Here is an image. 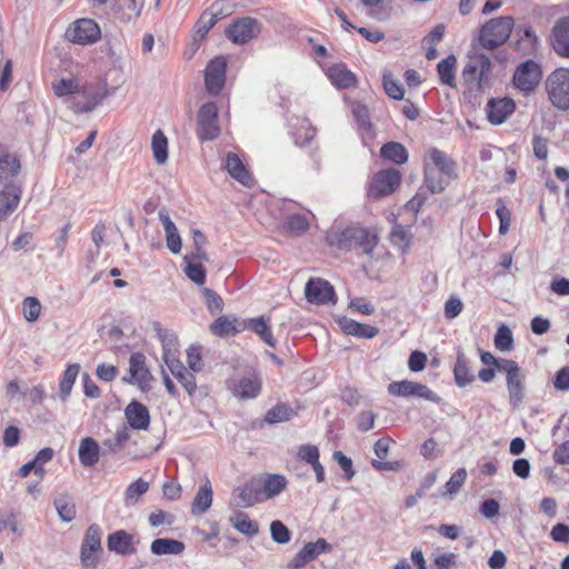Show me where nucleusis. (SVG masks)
Listing matches in <instances>:
<instances>
[{"label":"nucleus","instance_id":"obj_64","mask_svg":"<svg viewBox=\"0 0 569 569\" xmlns=\"http://www.w3.org/2000/svg\"><path fill=\"white\" fill-rule=\"evenodd\" d=\"M553 387L560 391L569 390V366L561 368L557 371L553 378Z\"/></svg>","mask_w":569,"mask_h":569},{"label":"nucleus","instance_id":"obj_15","mask_svg":"<svg viewBox=\"0 0 569 569\" xmlns=\"http://www.w3.org/2000/svg\"><path fill=\"white\" fill-rule=\"evenodd\" d=\"M227 61L223 57L212 59L204 71V81L210 94H218L226 81Z\"/></svg>","mask_w":569,"mask_h":569},{"label":"nucleus","instance_id":"obj_51","mask_svg":"<svg viewBox=\"0 0 569 569\" xmlns=\"http://www.w3.org/2000/svg\"><path fill=\"white\" fill-rule=\"evenodd\" d=\"M495 346L500 351H509L513 346V337L511 330L501 325L495 336Z\"/></svg>","mask_w":569,"mask_h":569},{"label":"nucleus","instance_id":"obj_22","mask_svg":"<svg viewBox=\"0 0 569 569\" xmlns=\"http://www.w3.org/2000/svg\"><path fill=\"white\" fill-rule=\"evenodd\" d=\"M338 325L345 333L359 338L371 339L375 338L379 332L378 328L373 326L360 323L347 317L339 318Z\"/></svg>","mask_w":569,"mask_h":569},{"label":"nucleus","instance_id":"obj_49","mask_svg":"<svg viewBox=\"0 0 569 569\" xmlns=\"http://www.w3.org/2000/svg\"><path fill=\"white\" fill-rule=\"evenodd\" d=\"M316 558L313 546L306 543L301 550H299L295 557L288 562V569H301L307 563Z\"/></svg>","mask_w":569,"mask_h":569},{"label":"nucleus","instance_id":"obj_57","mask_svg":"<svg viewBox=\"0 0 569 569\" xmlns=\"http://www.w3.org/2000/svg\"><path fill=\"white\" fill-rule=\"evenodd\" d=\"M412 385L413 381L402 380V381H393L388 386V392L391 396L397 397H411L412 396Z\"/></svg>","mask_w":569,"mask_h":569},{"label":"nucleus","instance_id":"obj_20","mask_svg":"<svg viewBox=\"0 0 569 569\" xmlns=\"http://www.w3.org/2000/svg\"><path fill=\"white\" fill-rule=\"evenodd\" d=\"M552 47L563 57H569V17L559 20L552 29Z\"/></svg>","mask_w":569,"mask_h":569},{"label":"nucleus","instance_id":"obj_56","mask_svg":"<svg viewBox=\"0 0 569 569\" xmlns=\"http://www.w3.org/2000/svg\"><path fill=\"white\" fill-rule=\"evenodd\" d=\"M52 89L59 97L68 96L78 91V82L74 79H60L52 83Z\"/></svg>","mask_w":569,"mask_h":569},{"label":"nucleus","instance_id":"obj_5","mask_svg":"<svg viewBox=\"0 0 569 569\" xmlns=\"http://www.w3.org/2000/svg\"><path fill=\"white\" fill-rule=\"evenodd\" d=\"M499 371L506 373L509 403L513 408H518L523 402L526 396V375L513 360H503L500 362Z\"/></svg>","mask_w":569,"mask_h":569},{"label":"nucleus","instance_id":"obj_6","mask_svg":"<svg viewBox=\"0 0 569 569\" xmlns=\"http://www.w3.org/2000/svg\"><path fill=\"white\" fill-rule=\"evenodd\" d=\"M66 38L78 44L87 46L96 43L101 38L99 24L88 18L78 19L66 31Z\"/></svg>","mask_w":569,"mask_h":569},{"label":"nucleus","instance_id":"obj_2","mask_svg":"<svg viewBox=\"0 0 569 569\" xmlns=\"http://www.w3.org/2000/svg\"><path fill=\"white\" fill-rule=\"evenodd\" d=\"M513 28L511 17H499L487 21L479 31V43L483 49L493 50L507 42Z\"/></svg>","mask_w":569,"mask_h":569},{"label":"nucleus","instance_id":"obj_61","mask_svg":"<svg viewBox=\"0 0 569 569\" xmlns=\"http://www.w3.org/2000/svg\"><path fill=\"white\" fill-rule=\"evenodd\" d=\"M333 458L338 462L340 468L343 470L346 479L351 480L356 475V471L352 466V460L345 456L341 451H335Z\"/></svg>","mask_w":569,"mask_h":569},{"label":"nucleus","instance_id":"obj_47","mask_svg":"<svg viewBox=\"0 0 569 569\" xmlns=\"http://www.w3.org/2000/svg\"><path fill=\"white\" fill-rule=\"evenodd\" d=\"M390 241L393 246L398 247L402 252H406L411 243V234L409 229L396 224L390 232Z\"/></svg>","mask_w":569,"mask_h":569},{"label":"nucleus","instance_id":"obj_23","mask_svg":"<svg viewBox=\"0 0 569 569\" xmlns=\"http://www.w3.org/2000/svg\"><path fill=\"white\" fill-rule=\"evenodd\" d=\"M244 329L253 331L268 346H276V339L271 332L270 322L263 316L242 321V330Z\"/></svg>","mask_w":569,"mask_h":569},{"label":"nucleus","instance_id":"obj_1","mask_svg":"<svg viewBox=\"0 0 569 569\" xmlns=\"http://www.w3.org/2000/svg\"><path fill=\"white\" fill-rule=\"evenodd\" d=\"M330 244L341 250L360 248L363 253L371 254L377 246L378 237L369 229L351 226L329 237Z\"/></svg>","mask_w":569,"mask_h":569},{"label":"nucleus","instance_id":"obj_19","mask_svg":"<svg viewBox=\"0 0 569 569\" xmlns=\"http://www.w3.org/2000/svg\"><path fill=\"white\" fill-rule=\"evenodd\" d=\"M158 217L160 222L162 223L164 233H166V244L167 248L172 253H179L181 251V237L178 232V229L174 222L171 220L168 211L166 209H160L158 212Z\"/></svg>","mask_w":569,"mask_h":569},{"label":"nucleus","instance_id":"obj_41","mask_svg":"<svg viewBox=\"0 0 569 569\" xmlns=\"http://www.w3.org/2000/svg\"><path fill=\"white\" fill-rule=\"evenodd\" d=\"M457 63L455 56H448L447 58L442 59L438 66V74L440 78V81L451 88L456 87V80H455V66Z\"/></svg>","mask_w":569,"mask_h":569},{"label":"nucleus","instance_id":"obj_14","mask_svg":"<svg viewBox=\"0 0 569 569\" xmlns=\"http://www.w3.org/2000/svg\"><path fill=\"white\" fill-rule=\"evenodd\" d=\"M262 501V486L257 479H251L232 492V503L239 508H248Z\"/></svg>","mask_w":569,"mask_h":569},{"label":"nucleus","instance_id":"obj_38","mask_svg":"<svg viewBox=\"0 0 569 569\" xmlns=\"http://www.w3.org/2000/svg\"><path fill=\"white\" fill-rule=\"evenodd\" d=\"M350 107L352 116L358 123V129L363 134H370L372 132V124L368 107L359 101L351 102Z\"/></svg>","mask_w":569,"mask_h":569},{"label":"nucleus","instance_id":"obj_25","mask_svg":"<svg viewBox=\"0 0 569 569\" xmlns=\"http://www.w3.org/2000/svg\"><path fill=\"white\" fill-rule=\"evenodd\" d=\"M108 549L118 555H132L134 552L133 548V537L124 530H118L108 537Z\"/></svg>","mask_w":569,"mask_h":569},{"label":"nucleus","instance_id":"obj_18","mask_svg":"<svg viewBox=\"0 0 569 569\" xmlns=\"http://www.w3.org/2000/svg\"><path fill=\"white\" fill-rule=\"evenodd\" d=\"M128 423L132 429L147 430L150 425V415L146 406L132 401L124 410Z\"/></svg>","mask_w":569,"mask_h":569},{"label":"nucleus","instance_id":"obj_48","mask_svg":"<svg viewBox=\"0 0 569 569\" xmlns=\"http://www.w3.org/2000/svg\"><path fill=\"white\" fill-rule=\"evenodd\" d=\"M382 84L386 93L395 100H401L405 96V89L391 72L385 71L382 74Z\"/></svg>","mask_w":569,"mask_h":569},{"label":"nucleus","instance_id":"obj_33","mask_svg":"<svg viewBox=\"0 0 569 569\" xmlns=\"http://www.w3.org/2000/svg\"><path fill=\"white\" fill-rule=\"evenodd\" d=\"M212 488L207 480L203 485L200 486L198 492L193 498V502L191 506V512L193 515H203L212 505Z\"/></svg>","mask_w":569,"mask_h":569},{"label":"nucleus","instance_id":"obj_40","mask_svg":"<svg viewBox=\"0 0 569 569\" xmlns=\"http://www.w3.org/2000/svg\"><path fill=\"white\" fill-rule=\"evenodd\" d=\"M296 416V411L286 403H280L269 409L264 416V421L269 425L289 421Z\"/></svg>","mask_w":569,"mask_h":569},{"label":"nucleus","instance_id":"obj_34","mask_svg":"<svg viewBox=\"0 0 569 569\" xmlns=\"http://www.w3.org/2000/svg\"><path fill=\"white\" fill-rule=\"evenodd\" d=\"M150 550L156 556L180 555L184 550V543L169 538H158L151 542Z\"/></svg>","mask_w":569,"mask_h":569},{"label":"nucleus","instance_id":"obj_28","mask_svg":"<svg viewBox=\"0 0 569 569\" xmlns=\"http://www.w3.org/2000/svg\"><path fill=\"white\" fill-rule=\"evenodd\" d=\"M455 381L459 387H466L475 380V375L470 366V360L459 350L453 368Z\"/></svg>","mask_w":569,"mask_h":569},{"label":"nucleus","instance_id":"obj_53","mask_svg":"<svg viewBox=\"0 0 569 569\" xmlns=\"http://www.w3.org/2000/svg\"><path fill=\"white\" fill-rule=\"evenodd\" d=\"M130 438V432L126 426L119 428L113 437L108 438L103 441V446L107 447L111 452H117L123 443Z\"/></svg>","mask_w":569,"mask_h":569},{"label":"nucleus","instance_id":"obj_17","mask_svg":"<svg viewBox=\"0 0 569 569\" xmlns=\"http://www.w3.org/2000/svg\"><path fill=\"white\" fill-rule=\"evenodd\" d=\"M516 104L510 98L490 99L486 106L488 121L492 124L503 123L515 111Z\"/></svg>","mask_w":569,"mask_h":569},{"label":"nucleus","instance_id":"obj_32","mask_svg":"<svg viewBox=\"0 0 569 569\" xmlns=\"http://www.w3.org/2000/svg\"><path fill=\"white\" fill-rule=\"evenodd\" d=\"M210 330L219 337L230 336L242 331V322L233 317L222 316L211 323Z\"/></svg>","mask_w":569,"mask_h":569},{"label":"nucleus","instance_id":"obj_58","mask_svg":"<svg viewBox=\"0 0 569 569\" xmlns=\"http://www.w3.org/2000/svg\"><path fill=\"white\" fill-rule=\"evenodd\" d=\"M496 214L499 219V233L506 234L510 228L511 223V213L509 209L502 203L501 200L498 201V207L496 210Z\"/></svg>","mask_w":569,"mask_h":569},{"label":"nucleus","instance_id":"obj_27","mask_svg":"<svg viewBox=\"0 0 569 569\" xmlns=\"http://www.w3.org/2000/svg\"><path fill=\"white\" fill-rule=\"evenodd\" d=\"M226 169L233 179L243 186L251 184L252 178L238 154L228 152L226 157Z\"/></svg>","mask_w":569,"mask_h":569},{"label":"nucleus","instance_id":"obj_31","mask_svg":"<svg viewBox=\"0 0 569 569\" xmlns=\"http://www.w3.org/2000/svg\"><path fill=\"white\" fill-rule=\"evenodd\" d=\"M430 160L435 168L449 181L456 178V163L447 157L445 152L439 149H432L430 151Z\"/></svg>","mask_w":569,"mask_h":569},{"label":"nucleus","instance_id":"obj_7","mask_svg":"<svg viewBox=\"0 0 569 569\" xmlns=\"http://www.w3.org/2000/svg\"><path fill=\"white\" fill-rule=\"evenodd\" d=\"M261 31V23L251 17L232 21L226 29L227 38L236 44H244L256 38Z\"/></svg>","mask_w":569,"mask_h":569},{"label":"nucleus","instance_id":"obj_12","mask_svg":"<svg viewBox=\"0 0 569 569\" xmlns=\"http://www.w3.org/2000/svg\"><path fill=\"white\" fill-rule=\"evenodd\" d=\"M101 536L102 531L98 525L88 527L81 546V562L87 568L97 565L96 552L101 549Z\"/></svg>","mask_w":569,"mask_h":569},{"label":"nucleus","instance_id":"obj_50","mask_svg":"<svg viewBox=\"0 0 569 569\" xmlns=\"http://www.w3.org/2000/svg\"><path fill=\"white\" fill-rule=\"evenodd\" d=\"M186 262L184 273L193 283L202 286L206 281V270L201 263L189 261V257L184 256Z\"/></svg>","mask_w":569,"mask_h":569},{"label":"nucleus","instance_id":"obj_9","mask_svg":"<svg viewBox=\"0 0 569 569\" xmlns=\"http://www.w3.org/2000/svg\"><path fill=\"white\" fill-rule=\"evenodd\" d=\"M401 181V174L397 169H387L377 172L371 181L369 196L379 199L391 194Z\"/></svg>","mask_w":569,"mask_h":569},{"label":"nucleus","instance_id":"obj_39","mask_svg":"<svg viewBox=\"0 0 569 569\" xmlns=\"http://www.w3.org/2000/svg\"><path fill=\"white\" fill-rule=\"evenodd\" d=\"M382 158L388 159L397 164H402L408 160L406 148L399 142H387L380 149Z\"/></svg>","mask_w":569,"mask_h":569},{"label":"nucleus","instance_id":"obj_44","mask_svg":"<svg viewBox=\"0 0 569 569\" xmlns=\"http://www.w3.org/2000/svg\"><path fill=\"white\" fill-rule=\"evenodd\" d=\"M149 482L142 478L130 483L124 491V503L127 506L136 505L139 499L149 490Z\"/></svg>","mask_w":569,"mask_h":569},{"label":"nucleus","instance_id":"obj_21","mask_svg":"<svg viewBox=\"0 0 569 569\" xmlns=\"http://www.w3.org/2000/svg\"><path fill=\"white\" fill-rule=\"evenodd\" d=\"M327 76L331 83L338 89H348L355 87L357 83L356 74L342 63L330 67L327 71Z\"/></svg>","mask_w":569,"mask_h":569},{"label":"nucleus","instance_id":"obj_36","mask_svg":"<svg viewBox=\"0 0 569 569\" xmlns=\"http://www.w3.org/2000/svg\"><path fill=\"white\" fill-rule=\"evenodd\" d=\"M79 371H80V366L78 363H71L66 368L63 376L60 380L59 391H58V397L62 401H66L69 398L72 387H73L76 379L79 375Z\"/></svg>","mask_w":569,"mask_h":569},{"label":"nucleus","instance_id":"obj_63","mask_svg":"<svg viewBox=\"0 0 569 569\" xmlns=\"http://www.w3.org/2000/svg\"><path fill=\"white\" fill-rule=\"evenodd\" d=\"M552 459L557 465H569V440L555 448Z\"/></svg>","mask_w":569,"mask_h":569},{"label":"nucleus","instance_id":"obj_30","mask_svg":"<svg viewBox=\"0 0 569 569\" xmlns=\"http://www.w3.org/2000/svg\"><path fill=\"white\" fill-rule=\"evenodd\" d=\"M260 481L262 486L263 500L279 496L288 485L286 477L278 473L267 475L264 479Z\"/></svg>","mask_w":569,"mask_h":569},{"label":"nucleus","instance_id":"obj_24","mask_svg":"<svg viewBox=\"0 0 569 569\" xmlns=\"http://www.w3.org/2000/svg\"><path fill=\"white\" fill-rule=\"evenodd\" d=\"M231 390L241 399H252L260 393L261 381L256 376L242 377L232 385Z\"/></svg>","mask_w":569,"mask_h":569},{"label":"nucleus","instance_id":"obj_62","mask_svg":"<svg viewBox=\"0 0 569 569\" xmlns=\"http://www.w3.org/2000/svg\"><path fill=\"white\" fill-rule=\"evenodd\" d=\"M298 457L312 466L319 461V450L313 445H303L299 448Z\"/></svg>","mask_w":569,"mask_h":569},{"label":"nucleus","instance_id":"obj_11","mask_svg":"<svg viewBox=\"0 0 569 569\" xmlns=\"http://www.w3.org/2000/svg\"><path fill=\"white\" fill-rule=\"evenodd\" d=\"M129 378H123L128 383H137L142 391L151 389L152 375L146 366V357L141 352H134L129 359Z\"/></svg>","mask_w":569,"mask_h":569},{"label":"nucleus","instance_id":"obj_35","mask_svg":"<svg viewBox=\"0 0 569 569\" xmlns=\"http://www.w3.org/2000/svg\"><path fill=\"white\" fill-rule=\"evenodd\" d=\"M53 505L62 521L71 522L76 518L77 509L70 495L59 493L54 498Z\"/></svg>","mask_w":569,"mask_h":569},{"label":"nucleus","instance_id":"obj_54","mask_svg":"<svg viewBox=\"0 0 569 569\" xmlns=\"http://www.w3.org/2000/svg\"><path fill=\"white\" fill-rule=\"evenodd\" d=\"M201 292L203 295L206 306L210 313L216 315L222 311L223 300L217 292H214L210 288H202Z\"/></svg>","mask_w":569,"mask_h":569},{"label":"nucleus","instance_id":"obj_52","mask_svg":"<svg viewBox=\"0 0 569 569\" xmlns=\"http://www.w3.org/2000/svg\"><path fill=\"white\" fill-rule=\"evenodd\" d=\"M23 317L28 322H34L41 313V303L36 297H27L22 302Z\"/></svg>","mask_w":569,"mask_h":569},{"label":"nucleus","instance_id":"obj_4","mask_svg":"<svg viewBox=\"0 0 569 569\" xmlns=\"http://www.w3.org/2000/svg\"><path fill=\"white\" fill-rule=\"evenodd\" d=\"M546 91L553 107L569 110V69L553 70L546 79Z\"/></svg>","mask_w":569,"mask_h":569},{"label":"nucleus","instance_id":"obj_3","mask_svg":"<svg viewBox=\"0 0 569 569\" xmlns=\"http://www.w3.org/2000/svg\"><path fill=\"white\" fill-rule=\"evenodd\" d=\"M491 60L483 53H475L469 57L462 70V79L469 90L482 91L489 82Z\"/></svg>","mask_w":569,"mask_h":569},{"label":"nucleus","instance_id":"obj_13","mask_svg":"<svg viewBox=\"0 0 569 569\" xmlns=\"http://www.w3.org/2000/svg\"><path fill=\"white\" fill-rule=\"evenodd\" d=\"M163 361L172 376L181 383L188 395L192 397L197 391L194 375L190 372L179 359L170 355V351L166 348L163 350Z\"/></svg>","mask_w":569,"mask_h":569},{"label":"nucleus","instance_id":"obj_42","mask_svg":"<svg viewBox=\"0 0 569 569\" xmlns=\"http://www.w3.org/2000/svg\"><path fill=\"white\" fill-rule=\"evenodd\" d=\"M425 183L431 193H440L449 184V180L436 169L427 166L425 169Z\"/></svg>","mask_w":569,"mask_h":569},{"label":"nucleus","instance_id":"obj_37","mask_svg":"<svg viewBox=\"0 0 569 569\" xmlns=\"http://www.w3.org/2000/svg\"><path fill=\"white\" fill-rule=\"evenodd\" d=\"M20 168V161L14 154L9 152L0 154V181L12 179L19 173Z\"/></svg>","mask_w":569,"mask_h":569},{"label":"nucleus","instance_id":"obj_43","mask_svg":"<svg viewBox=\"0 0 569 569\" xmlns=\"http://www.w3.org/2000/svg\"><path fill=\"white\" fill-rule=\"evenodd\" d=\"M232 526L243 535L253 537L259 532V526L244 512H239L230 518Z\"/></svg>","mask_w":569,"mask_h":569},{"label":"nucleus","instance_id":"obj_45","mask_svg":"<svg viewBox=\"0 0 569 569\" xmlns=\"http://www.w3.org/2000/svg\"><path fill=\"white\" fill-rule=\"evenodd\" d=\"M153 157L157 163L163 164L168 160V140L161 130H157L151 141Z\"/></svg>","mask_w":569,"mask_h":569},{"label":"nucleus","instance_id":"obj_59","mask_svg":"<svg viewBox=\"0 0 569 569\" xmlns=\"http://www.w3.org/2000/svg\"><path fill=\"white\" fill-rule=\"evenodd\" d=\"M411 397H418L422 398L432 402L438 403L440 401V397L435 393L429 387L426 385L415 382L412 385V396Z\"/></svg>","mask_w":569,"mask_h":569},{"label":"nucleus","instance_id":"obj_29","mask_svg":"<svg viewBox=\"0 0 569 569\" xmlns=\"http://www.w3.org/2000/svg\"><path fill=\"white\" fill-rule=\"evenodd\" d=\"M21 197V190L13 186L8 184L0 192V220L4 219L18 206Z\"/></svg>","mask_w":569,"mask_h":569},{"label":"nucleus","instance_id":"obj_8","mask_svg":"<svg viewBox=\"0 0 569 569\" xmlns=\"http://www.w3.org/2000/svg\"><path fill=\"white\" fill-rule=\"evenodd\" d=\"M198 137L201 141L216 139L220 134L218 107L214 102L202 104L198 111Z\"/></svg>","mask_w":569,"mask_h":569},{"label":"nucleus","instance_id":"obj_10","mask_svg":"<svg viewBox=\"0 0 569 569\" xmlns=\"http://www.w3.org/2000/svg\"><path fill=\"white\" fill-rule=\"evenodd\" d=\"M308 302L313 305L336 303V293L329 281L322 278H311L305 287Z\"/></svg>","mask_w":569,"mask_h":569},{"label":"nucleus","instance_id":"obj_55","mask_svg":"<svg viewBox=\"0 0 569 569\" xmlns=\"http://www.w3.org/2000/svg\"><path fill=\"white\" fill-rule=\"evenodd\" d=\"M270 533L272 540L279 545L288 543L291 539L289 529L280 520L270 523Z\"/></svg>","mask_w":569,"mask_h":569},{"label":"nucleus","instance_id":"obj_16","mask_svg":"<svg viewBox=\"0 0 569 569\" xmlns=\"http://www.w3.org/2000/svg\"><path fill=\"white\" fill-rule=\"evenodd\" d=\"M541 71L538 63L528 60L521 63L513 76V82L521 91H531L539 83Z\"/></svg>","mask_w":569,"mask_h":569},{"label":"nucleus","instance_id":"obj_60","mask_svg":"<svg viewBox=\"0 0 569 569\" xmlns=\"http://www.w3.org/2000/svg\"><path fill=\"white\" fill-rule=\"evenodd\" d=\"M288 229L297 234L303 233L309 228L307 218L302 214H292L288 217Z\"/></svg>","mask_w":569,"mask_h":569},{"label":"nucleus","instance_id":"obj_46","mask_svg":"<svg viewBox=\"0 0 569 569\" xmlns=\"http://www.w3.org/2000/svg\"><path fill=\"white\" fill-rule=\"evenodd\" d=\"M466 479L467 471L463 468L458 469L445 485V490L440 493V497L451 499L462 487Z\"/></svg>","mask_w":569,"mask_h":569},{"label":"nucleus","instance_id":"obj_26","mask_svg":"<svg viewBox=\"0 0 569 569\" xmlns=\"http://www.w3.org/2000/svg\"><path fill=\"white\" fill-rule=\"evenodd\" d=\"M78 456L80 463L83 467H93L98 463L100 457V447L98 442L90 437L83 438L79 445Z\"/></svg>","mask_w":569,"mask_h":569}]
</instances>
